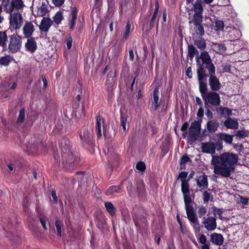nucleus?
Wrapping results in <instances>:
<instances>
[{
    "label": "nucleus",
    "instance_id": "obj_1",
    "mask_svg": "<svg viewBox=\"0 0 249 249\" xmlns=\"http://www.w3.org/2000/svg\"><path fill=\"white\" fill-rule=\"evenodd\" d=\"M201 151L212 155V164L214 167V173L222 177H230L235 170V166L238 161V156L230 152H225L220 156L213 155L215 151L213 142H202Z\"/></svg>",
    "mask_w": 249,
    "mask_h": 249
},
{
    "label": "nucleus",
    "instance_id": "obj_2",
    "mask_svg": "<svg viewBox=\"0 0 249 249\" xmlns=\"http://www.w3.org/2000/svg\"><path fill=\"white\" fill-rule=\"evenodd\" d=\"M201 65L209 77V84L212 91H218L221 88L219 80L215 75V67L213 63L210 55L207 51H203L199 55Z\"/></svg>",
    "mask_w": 249,
    "mask_h": 249
},
{
    "label": "nucleus",
    "instance_id": "obj_3",
    "mask_svg": "<svg viewBox=\"0 0 249 249\" xmlns=\"http://www.w3.org/2000/svg\"><path fill=\"white\" fill-rule=\"evenodd\" d=\"M196 74L199 85V90L201 94V96H205L207 93V74L204 69V67L201 65L199 55L196 56Z\"/></svg>",
    "mask_w": 249,
    "mask_h": 249
},
{
    "label": "nucleus",
    "instance_id": "obj_4",
    "mask_svg": "<svg viewBox=\"0 0 249 249\" xmlns=\"http://www.w3.org/2000/svg\"><path fill=\"white\" fill-rule=\"evenodd\" d=\"M8 50L10 53H16L18 52L22 46V37L17 34L9 36Z\"/></svg>",
    "mask_w": 249,
    "mask_h": 249
},
{
    "label": "nucleus",
    "instance_id": "obj_5",
    "mask_svg": "<svg viewBox=\"0 0 249 249\" xmlns=\"http://www.w3.org/2000/svg\"><path fill=\"white\" fill-rule=\"evenodd\" d=\"M81 143L83 146L90 145L93 143V134L92 128L89 126L83 128L80 135Z\"/></svg>",
    "mask_w": 249,
    "mask_h": 249
},
{
    "label": "nucleus",
    "instance_id": "obj_6",
    "mask_svg": "<svg viewBox=\"0 0 249 249\" xmlns=\"http://www.w3.org/2000/svg\"><path fill=\"white\" fill-rule=\"evenodd\" d=\"M10 27L15 30L19 29L23 25L24 19L22 15L18 12L9 13Z\"/></svg>",
    "mask_w": 249,
    "mask_h": 249
},
{
    "label": "nucleus",
    "instance_id": "obj_7",
    "mask_svg": "<svg viewBox=\"0 0 249 249\" xmlns=\"http://www.w3.org/2000/svg\"><path fill=\"white\" fill-rule=\"evenodd\" d=\"M187 218L191 226L193 227L195 232H199L200 230V225L195 212L192 206L185 207Z\"/></svg>",
    "mask_w": 249,
    "mask_h": 249
},
{
    "label": "nucleus",
    "instance_id": "obj_8",
    "mask_svg": "<svg viewBox=\"0 0 249 249\" xmlns=\"http://www.w3.org/2000/svg\"><path fill=\"white\" fill-rule=\"evenodd\" d=\"M187 10L189 15H191V12H194L192 19H195V21H199L201 19L203 18V8L202 5V1L200 0H196L193 4V8L187 9Z\"/></svg>",
    "mask_w": 249,
    "mask_h": 249
},
{
    "label": "nucleus",
    "instance_id": "obj_9",
    "mask_svg": "<svg viewBox=\"0 0 249 249\" xmlns=\"http://www.w3.org/2000/svg\"><path fill=\"white\" fill-rule=\"evenodd\" d=\"M215 91L208 92L205 96H202V99L204 101L205 105H207L208 103L213 106H219L220 105L221 100L219 94Z\"/></svg>",
    "mask_w": 249,
    "mask_h": 249
},
{
    "label": "nucleus",
    "instance_id": "obj_10",
    "mask_svg": "<svg viewBox=\"0 0 249 249\" xmlns=\"http://www.w3.org/2000/svg\"><path fill=\"white\" fill-rule=\"evenodd\" d=\"M201 122H193L189 128V138L191 144L194 142L199 136L200 132Z\"/></svg>",
    "mask_w": 249,
    "mask_h": 249
},
{
    "label": "nucleus",
    "instance_id": "obj_11",
    "mask_svg": "<svg viewBox=\"0 0 249 249\" xmlns=\"http://www.w3.org/2000/svg\"><path fill=\"white\" fill-rule=\"evenodd\" d=\"M181 192L183 194V199L185 207L191 206L190 205L192 202V198L190 194V186L188 182L181 184Z\"/></svg>",
    "mask_w": 249,
    "mask_h": 249
},
{
    "label": "nucleus",
    "instance_id": "obj_12",
    "mask_svg": "<svg viewBox=\"0 0 249 249\" xmlns=\"http://www.w3.org/2000/svg\"><path fill=\"white\" fill-rule=\"evenodd\" d=\"M115 71H110L106 82L109 97H111L113 95V87L115 84Z\"/></svg>",
    "mask_w": 249,
    "mask_h": 249
},
{
    "label": "nucleus",
    "instance_id": "obj_13",
    "mask_svg": "<svg viewBox=\"0 0 249 249\" xmlns=\"http://www.w3.org/2000/svg\"><path fill=\"white\" fill-rule=\"evenodd\" d=\"M62 160L63 163L65 164L66 166H68L71 164H73L74 165L77 164L78 158L74 153L69 151L67 153L63 154Z\"/></svg>",
    "mask_w": 249,
    "mask_h": 249
},
{
    "label": "nucleus",
    "instance_id": "obj_14",
    "mask_svg": "<svg viewBox=\"0 0 249 249\" xmlns=\"http://www.w3.org/2000/svg\"><path fill=\"white\" fill-rule=\"evenodd\" d=\"M202 224L208 231L214 230L217 226L216 219L214 216L203 217Z\"/></svg>",
    "mask_w": 249,
    "mask_h": 249
},
{
    "label": "nucleus",
    "instance_id": "obj_15",
    "mask_svg": "<svg viewBox=\"0 0 249 249\" xmlns=\"http://www.w3.org/2000/svg\"><path fill=\"white\" fill-rule=\"evenodd\" d=\"M35 26L33 22L26 21L22 27V31L25 38L32 37V36L35 31Z\"/></svg>",
    "mask_w": 249,
    "mask_h": 249
},
{
    "label": "nucleus",
    "instance_id": "obj_16",
    "mask_svg": "<svg viewBox=\"0 0 249 249\" xmlns=\"http://www.w3.org/2000/svg\"><path fill=\"white\" fill-rule=\"evenodd\" d=\"M197 186L201 189H206L209 186L208 177L204 173L197 176L195 179Z\"/></svg>",
    "mask_w": 249,
    "mask_h": 249
},
{
    "label": "nucleus",
    "instance_id": "obj_17",
    "mask_svg": "<svg viewBox=\"0 0 249 249\" xmlns=\"http://www.w3.org/2000/svg\"><path fill=\"white\" fill-rule=\"evenodd\" d=\"M78 9L76 7H71L70 15L68 18V22L70 29L73 30L75 25V21L77 18Z\"/></svg>",
    "mask_w": 249,
    "mask_h": 249
},
{
    "label": "nucleus",
    "instance_id": "obj_18",
    "mask_svg": "<svg viewBox=\"0 0 249 249\" xmlns=\"http://www.w3.org/2000/svg\"><path fill=\"white\" fill-rule=\"evenodd\" d=\"M10 7L5 9L7 13H11L15 9L18 11L22 10L24 6V4L22 0H12L10 3Z\"/></svg>",
    "mask_w": 249,
    "mask_h": 249
},
{
    "label": "nucleus",
    "instance_id": "obj_19",
    "mask_svg": "<svg viewBox=\"0 0 249 249\" xmlns=\"http://www.w3.org/2000/svg\"><path fill=\"white\" fill-rule=\"evenodd\" d=\"M210 241L214 245L220 246L224 243V238L222 234L214 232L210 235Z\"/></svg>",
    "mask_w": 249,
    "mask_h": 249
},
{
    "label": "nucleus",
    "instance_id": "obj_20",
    "mask_svg": "<svg viewBox=\"0 0 249 249\" xmlns=\"http://www.w3.org/2000/svg\"><path fill=\"white\" fill-rule=\"evenodd\" d=\"M53 24V21L48 17H43L39 26V30L44 33H47Z\"/></svg>",
    "mask_w": 249,
    "mask_h": 249
},
{
    "label": "nucleus",
    "instance_id": "obj_21",
    "mask_svg": "<svg viewBox=\"0 0 249 249\" xmlns=\"http://www.w3.org/2000/svg\"><path fill=\"white\" fill-rule=\"evenodd\" d=\"M27 42L25 44L26 51L33 53L37 49V44L34 37L27 38Z\"/></svg>",
    "mask_w": 249,
    "mask_h": 249
},
{
    "label": "nucleus",
    "instance_id": "obj_22",
    "mask_svg": "<svg viewBox=\"0 0 249 249\" xmlns=\"http://www.w3.org/2000/svg\"><path fill=\"white\" fill-rule=\"evenodd\" d=\"M82 94V84L78 81L77 84L74 87L73 89V95H75V97L73 98V101L80 102L81 100Z\"/></svg>",
    "mask_w": 249,
    "mask_h": 249
},
{
    "label": "nucleus",
    "instance_id": "obj_23",
    "mask_svg": "<svg viewBox=\"0 0 249 249\" xmlns=\"http://www.w3.org/2000/svg\"><path fill=\"white\" fill-rule=\"evenodd\" d=\"M202 21V19H201L199 21L196 22L195 21V19H192V20L189 21V23H193L195 25V30L196 32V34L199 35L200 36H202L204 34V30L203 27L201 24V22Z\"/></svg>",
    "mask_w": 249,
    "mask_h": 249
},
{
    "label": "nucleus",
    "instance_id": "obj_24",
    "mask_svg": "<svg viewBox=\"0 0 249 249\" xmlns=\"http://www.w3.org/2000/svg\"><path fill=\"white\" fill-rule=\"evenodd\" d=\"M159 88L156 87L154 90V92H153L154 101L151 106V107L155 110H157L160 105V101L159 100Z\"/></svg>",
    "mask_w": 249,
    "mask_h": 249
},
{
    "label": "nucleus",
    "instance_id": "obj_25",
    "mask_svg": "<svg viewBox=\"0 0 249 249\" xmlns=\"http://www.w3.org/2000/svg\"><path fill=\"white\" fill-rule=\"evenodd\" d=\"M225 126L228 128L232 129H236L238 128V123L237 119L228 118L224 122Z\"/></svg>",
    "mask_w": 249,
    "mask_h": 249
},
{
    "label": "nucleus",
    "instance_id": "obj_26",
    "mask_svg": "<svg viewBox=\"0 0 249 249\" xmlns=\"http://www.w3.org/2000/svg\"><path fill=\"white\" fill-rule=\"evenodd\" d=\"M137 196L139 198L143 199L146 195L145 186L143 182L137 183Z\"/></svg>",
    "mask_w": 249,
    "mask_h": 249
},
{
    "label": "nucleus",
    "instance_id": "obj_27",
    "mask_svg": "<svg viewBox=\"0 0 249 249\" xmlns=\"http://www.w3.org/2000/svg\"><path fill=\"white\" fill-rule=\"evenodd\" d=\"M2 84L10 90H14L17 86V83L15 80L10 78H6Z\"/></svg>",
    "mask_w": 249,
    "mask_h": 249
},
{
    "label": "nucleus",
    "instance_id": "obj_28",
    "mask_svg": "<svg viewBox=\"0 0 249 249\" xmlns=\"http://www.w3.org/2000/svg\"><path fill=\"white\" fill-rule=\"evenodd\" d=\"M96 126L95 128L97 131V136L98 138H100L102 136V122H101V116L98 114L96 116Z\"/></svg>",
    "mask_w": 249,
    "mask_h": 249
},
{
    "label": "nucleus",
    "instance_id": "obj_29",
    "mask_svg": "<svg viewBox=\"0 0 249 249\" xmlns=\"http://www.w3.org/2000/svg\"><path fill=\"white\" fill-rule=\"evenodd\" d=\"M219 124L214 121H209L207 124V128L210 133H214L217 130Z\"/></svg>",
    "mask_w": 249,
    "mask_h": 249
},
{
    "label": "nucleus",
    "instance_id": "obj_30",
    "mask_svg": "<svg viewBox=\"0 0 249 249\" xmlns=\"http://www.w3.org/2000/svg\"><path fill=\"white\" fill-rule=\"evenodd\" d=\"M198 52L197 50L193 45H188L187 56L191 60H193L196 54H197L196 56L200 55L198 54Z\"/></svg>",
    "mask_w": 249,
    "mask_h": 249
},
{
    "label": "nucleus",
    "instance_id": "obj_31",
    "mask_svg": "<svg viewBox=\"0 0 249 249\" xmlns=\"http://www.w3.org/2000/svg\"><path fill=\"white\" fill-rule=\"evenodd\" d=\"M216 110L221 115L227 117L231 115V110L227 107H220L217 108Z\"/></svg>",
    "mask_w": 249,
    "mask_h": 249
},
{
    "label": "nucleus",
    "instance_id": "obj_32",
    "mask_svg": "<svg viewBox=\"0 0 249 249\" xmlns=\"http://www.w3.org/2000/svg\"><path fill=\"white\" fill-rule=\"evenodd\" d=\"M12 60V57L9 55L2 56L0 59V64L2 66H7Z\"/></svg>",
    "mask_w": 249,
    "mask_h": 249
},
{
    "label": "nucleus",
    "instance_id": "obj_33",
    "mask_svg": "<svg viewBox=\"0 0 249 249\" xmlns=\"http://www.w3.org/2000/svg\"><path fill=\"white\" fill-rule=\"evenodd\" d=\"M38 218L42 226V228H43L44 230H46L47 229V227L46 226V223H49V220L48 217L44 214L40 213L38 215Z\"/></svg>",
    "mask_w": 249,
    "mask_h": 249
},
{
    "label": "nucleus",
    "instance_id": "obj_34",
    "mask_svg": "<svg viewBox=\"0 0 249 249\" xmlns=\"http://www.w3.org/2000/svg\"><path fill=\"white\" fill-rule=\"evenodd\" d=\"M194 44L200 50H204L206 47V44L204 39H196L194 41Z\"/></svg>",
    "mask_w": 249,
    "mask_h": 249
},
{
    "label": "nucleus",
    "instance_id": "obj_35",
    "mask_svg": "<svg viewBox=\"0 0 249 249\" xmlns=\"http://www.w3.org/2000/svg\"><path fill=\"white\" fill-rule=\"evenodd\" d=\"M105 206L107 211L111 215H113L115 213V209L112 203L106 202L105 203Z\"/></svg>",
    "mask_w": 249,
    "mask_h": 249
},
{
    "label": "nucleus",
    "instance_id": "obj_36",
    "mask_svg": "<svg viewBox=\"0 0 249 249\" xmlns=\"http://www.w3.org/2000/svg\"><path fill=\"white\" fill-rule=\"evenodd\" d=\"M121 189V185L118 186H111L107 190L106 194L111 195L115 192H118Z\"/></svg>",
    "mask_w": 249,
    "mask_h": 249
},
{
    "label": "nucleus",
    "instance_id": "obj_37",
    "mask_svg": "<svg viewBox=\"0 0 249 249\" xmlns=\"http://www.w3.org/2000/svg\"><path fill=\"white\" fill-rule=\"evenodd\" d=\"M214 46L216 53H218L222 54L224 53L226 50V48L224 44L221 43H215Z\"/></svg>",
    "mask_w": 249,
    "mask_h": 249
},
{
    "label": "nucleus",
    "instance_id": "obj_38",
    "mask_svg": "<svg viewBox=\"0 0 249 249\" xmlns=\"http://www.w3.org/2000/svg\"><path fill=\"white\" fill-rule=\"evenodd\" d=\"M63 19V16L61 11L57 12L53 17V21L57 25L59 24Z\"/></svg>",
    "mask_w": 249,
    "mask_h": 249
},
{
    "label": "nucleus",
    "instance_id": "obj_39",
    "mask_svg": "<svg viewBox=\"0 0 249 249\" xmlns=\"http://www.w3.org/2000/svg\"><path fill=\"white\" fill-rule=\"evenodd\" d=\"M221 140H223L227 143L231 144L233 140V136L227 134H220L219 136Z\"/></svg>",
    "mask_w": 249,
    "mask_h": 249
},
{
    "label": "nucleus",
    "instance_id": "obj_40",
    "mask_svg": "<svg viewBox=\"0 0 249 249\" xmlns=\"http://www.w3.org/2000/svg\"><path fill=\"white\" fill-rule=\"evenodd\" d=\"M55 226L56 229L57 235L61 237L62 235V228L63 227V222L59 220H56L55 221Z\"/></svg>",
    "mask_w": 249,
    "mask_h": 249
},
{
    "label": "nucleus",
    "instance_id": "obj_41",
    "mask_svg": "<svg viewBox=\"0 0 249 249\" xmlns=\"http://www.w3.org/2000/svg\"><path fill=\"white\" fill-rule=\"evenodd\" d=\"M7 36L5 32H0V46L5 47Z\"/></svg>",
    "mask_w": 249,
    "mask_h": 249
},
{
    "label": "nucleus",
    "instance_id": "obj_42",
    "mask_svg": "<svg viewBox=\"0 0 249 249\" xmlns=\"http://www.w3.org/2000/svg\"><path fill=\"white\" fill-rule=\"evenodd\" d=\"M131 23L130 21H127L126 23V25L125 27V31L124 33L123 39L126 40L128 37H129L130 32V28H131Z\"/></svg>",
    "mask_w": 249,
    "mask_h": 249
},
{
    "label": "nucleus",
    "instance_id": "obj_43",
    "mask_svg": "<svg viewBox=\"0 0 249 249\" xmlns=\"http://www.w3.org/2000/svg\"><path fill=\"white\" fill-rule=\"evenodd\" d=\"M197 212L199 218L202 217L207 213V209L205 206H199L197 208Z\"/></svg>",
    "mask_w": 249,
    "mask_h": 249
},
{
    "label": "nucleus",
    "instance_id": "obj_44",
    "mask_svg": "<svg viewBox=\"0 0 249 249\" xmlns=\"http://www.w3.org/2000/svg\"><path fill=\"white\" fill-rule=\"evenodd\" d=\"M121 126L123 127V129L124 131L126 130V123L127 122V116L126 114H123V113H121Z\"/></svg>",
    "mask_w": 249,
    "mask_h": 249
},
{
    "label": "nucleus",
    "instance_id": "obj_45",
    "mask_svg": "<svg viewBox=\"0 0 249 249\" xmlns=\"http://www.w3.org/2000/svg\"><path fill=\"white\" fill-rule=\"evenodd\" d=\"M224 22L221 20H217L214 22V29L215 30L220 31L224 29Z\"/></svg>",
    "mask_w": 249,
    "mask_h": 249
},
{
    "label": "nucleus",
    "instance_id": "obj_46",
    "mask_svg": "<svg viewBox=\"0 0 249 249\" xmlns=\"http://www.w3.org/2000/svg\"><path fill=\"white\" fill-rule=\"evenodd\" d=\"M10 90L9 89L6 88L5 86L1 85L0 87V91L1 92V95L6 98L10 94Z\"/></svg>",
    "mask_w": 249,
    "mask_h": 249
},
{
    "label": "nucleus",
    "instance_id": "obj_47",
    "mask_svg": "<svg viewBox=\"0 0 249 249\" xmlns=\"http://www.w3.org/2000/svg\"><path fill=\"white\" fill-rule=\"evenodd\" d=\"M188 173L186 172H180L178 177V179H180V180L182 183H184L186 182H188V179H187Z\"/></svg>",
    "mask_w": 249,
    "mask_h": 249
},
{
    "label": "nucleus",
    "instance_id": "obj_48",
    "mask_svg": "<svg viewBox=\"0 0 249 249\" xmlns=\"http://www.w3.org/2000/svg\"><path fill=\"white\" fill-rule=\"evenodd\" d=\"M25 117V109L22 108L20 109L19 112V115L17 119V123L18 124H21L23 122Z\"/></svg>",
    "mask_w": 249,
    "mask_h": 249
},
{
    "label": "nucleus",
    "instance_id": "obj_49",
    "mask_svg": "<svg viewBox=\"0 0 249 249\" xmlns=\"http://www.w3.org/2000/svg\"><path fill=\"white\" fill-rule=\"evenodd\" d=\"M158 13V12H154V13L153 14L152 17L150 20V29H152L155 25L156 18L157 17Z\"/></svg>",
    "mask_w": 249,
    "mask_h": 249
},
{
    "label": "nucleus",
    "instance_id": "obj_50",
    "mask_svg": "<svg viewBox=\"0 0 249 249\" xmlns=\"http://www.w3.org/2000/svg\"><path fill=\"white\" fill-rule=\"evenodd\" d=\"M198 236V241L200 244L203 245L207 243V238L205 235L203 234H199Z\"/></svg>",
    "mask_w": 249,
    "mask_h": 249
},
{
    "label": "nucleus",
    "instance_id": "obj_51",
    "mask_svg": "<svg viewBox=\"0 0 249 249\" xmlns=\"http://www.w3.org/2000/svg\"><path fill=\"white\" fill-rule=\"evenodd\" d=\"M136 167L137 170L142 172L145 169V165L143 162L140 161L137 163Z\"/></svg>",
    "mask_w": 249,
    "mask_h": 249
},
{
    "label": "nucleus",
    "instance_id": "obj_52",
    "mask_svg": "<svg viewBox=\"0 0 249 249\" xmlns=\"http://www.w3.org/2000/svg\"><path fill=\"white\" fill-rule=\"evenodd\" d=\"M210 106L209 105H205L206 112L205 114L209 119H212L213 117V114L210 108Z\"/></svg>",
    "mask_w": 249,
    "mask_h": 249
},
{
    "label": "nucleus",
    "instance_id": "obj_53",
    "mask_svg": "<svg viewBox=\"0 0 249 249\" xmlns=\"http://www.w3.org/2000/svg\"><path fill=\"white\" fill-rule=\"evenodd\" d=\"M127 191L128 195L130 197H133L134 194L133 190V185L131 182L129 183L128 186L127 187Z\"/></svg>",
    "mask_w": 249,
    "mask_h": 249
},
{
    "label": "nucleus",
    "instance_id": "obj_54",
    "mask_svg": "<svg viewBox=\"0 0 249 249\" xmlns=\"http://www.w3.org/2000/svg\"><path fill=\"white\" fill-rule=\"evenodd\" d=\"M236 135L240 138H244L248 136V133L245 130H238Z\"/></svg>",
    "mask_w": 249,
    "mask_h": 249
},
{
    "label": "nucleus",
    "instance_id": "obj_55",
    "mask_svg": "<svg viewBox=\"0 0 249 249\" xmlns=\"http://www.w3.org/2000/svg\"><path fill=\"white\" fill-rule=\"evenodd\" d=\"M210 198V194L207 191H204L203 193V200L204 203H207Z\"/></svg>",
    "mask_w": 249,
    "mask_h": 249
},
{
    "label": "nucleus",
    "instance_id": "obj_56",
    "mask_svg": "<svg viewBox=\"0 0 249 249\" xmlns=\"http://www.w3.org/2000/svg\"><path fill=\"white\" fill-rule=\"evenodd\" d=\"M190 160V159L186 155L183 156L180 161V165L184 164Z\"/></svg>",
    "mask_w": 249,
    "mask_h": 249
},
{
    "label": "nucleus",
    "instance_id": "obj_57",
    "mask_svg": "<svg viewBox=\"0 0 249 249\" xmlns=\"http://www.w3.org/2000/svg\"><path fill=\"white\" fill-rule=\"evenodd\" d=\"M213 211L214 212H215L217 214L219 215V218H221V214H222V213L224 212L223 210L222 209L217 208L215 207H213Z\"/></svg>",
    "mask_w": 249,
    "mask_h": 249
},
{
    "label": "nucleus",
    "instance_id": "obj_58",
    "mask_svg": "<svg viewBox=\"0 0 249 249\" xmlns=\"http://www.w3.org/2000/svg\"><path fill=\"white\" fill-rule=\"evenodd\" d=\"M204 115V110L202 107H199L197 112V116L199 118H201L203 117Z\"/></svg>",
    "mask_w": 249,
    "mask_h": 249
},
{
    "label": "nucleus",
    "instance_id": "obj_59",
    "mask_svg": "<svg viewBox=\"0 0 249 249\" xmlns=\"http://www.w3.org/2000/svg\"><path fill=\"white\" fill-rule=\"evenodd\" d=\"M53 3L56 6H61L64 2V0H52Z\"/></svg>",
    "mask_w": 249,
    "mask_h": 249
},
{
    "label": "nucleus",
    "instance_id": "obj_60",
    "mask_svg": "<svg viewBox=\"0 0 249 249\" xmlns=\"http://www.w3.org/2000/svg\"><path fill=\"white\" fill-rule=\"evenodd\" d=\"M188 123L187 122H185L181 126V130L182 131H184V132H184L183 133V135L185 133L186 134H187V132H186V130L188 127Z\"/></svg>",
    "mask_w": 249,
    "mask_h": 249
},
{
    "label": "nucleus",
    "instance_id": "obj_61",
    "mask_svg": "<svg viewBox=\"0 0 249 249\" xmlns=\"http://www.w3.org/2000/svg\"><path fill=\"white\" fill-rule=\"evenodd\" d=\"M231 66L230 64H226L223 66V70L225 72H231Z\"/></svg>",
    "mask_w": 249,
    "mask_h": 249
},
{
    "label": "nucleus",
    "instance_id": "obj_62",
    "mask_svg": "<svg viewBox=\"0 0 249 249\" xmlns=\"http://www.w3.org/2000/svg\"><path fill=\"white\" fill-rule=\"evenodd\" d=\"M47 13V8L44 6H41L40 9V13L41 16H44Z\"/></svg>",
    "mask_w": 249,
    "mask_h": 249
},
{
    "label": "nucleus",
    "instance_id": "obj_63",
    "mask_svg": "<svg viewBox=\"0 0 249 249\" xmlns=\"http://www.w3.org/2000/svg\"><path fill=\"white\" fill-rule=\"evenodd\" d=\"M186 74L187 75V76L189 78H191L192 77V69L191 67H189L186 71Z\"/></svg>",
    "mask_w": 249,
    "mask_h": 249
},
{
    "label": "nucleus",
    "instance_id": "obj_64",
    "mask_svg": "<svg viewBox=\"0 0 249 249\" xmlns=\"http://www.w3.org/2000/svg\"><path fill=\"white\" fill-rule=\"evenodd\" d=\"M134 53L133 50L132 49H130L129 50V58L130 61H133L134 60Z\"/></svg>",
    "mask_w": 249,
    "mask_h": 249
}]
</instances>
